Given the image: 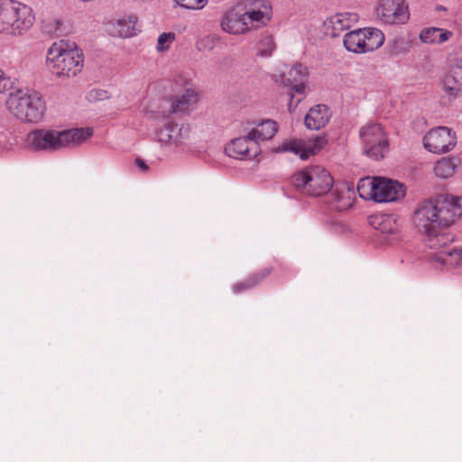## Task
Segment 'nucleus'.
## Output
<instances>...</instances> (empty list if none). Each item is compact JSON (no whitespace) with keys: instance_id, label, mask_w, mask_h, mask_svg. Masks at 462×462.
Wrapping results in <instances>:
<instances>
[{"instance_id":"obj_29","label":"nucleus","mask_w":462,"mask_h":462,"mask_svg":"<svg viewBox=\"0 0 462 462\" xmlns=\"http://www.w3.org/2000/svg\"><path fill=\"white\" fill-rule=\"evenodd\" d=\"M257 55L261 57H269L275 49L274 39L270 34H262L257 42Z\"/></svg>"},{"instance_id":"obj_13","label":"nucleus","mask_w":462,"mask_h":462,"mask_svg":"<svg viewBox=\"0 0 462 462\" xmlns=\"http://www.w3.org/2000/svg\"><path fill=\"white\" fill-rule=\"evenodd\" d=\"M225 151L229 157L235 159H253L261 152L259 144L249 133L245 136L232 140Z\"/></svg>"},{"instance_id":"obj_2","label":"nucleus","mask_w":462,"mask_h":462,"mask_svg":"<svg viewBox=\"0 0 462 462\" xmlns=\"http://www.w3.org/2000/svg\"><path fill=\"white\" fill-rule=\"evenodd\" d=\"M84 61L83 51L75 42L60 40L48 48L45 66L52 77L67 81L81 73Z\"/></svg>"},{"instance_id":"obj_8","label":"nucleus","mask_w":462,"mask_h":462,"mask_svg":"<svg viewBox=\"0 0 462 462\" xmlns=\"http://www.w3.org/2000/svg\"><path fill=\"white\" fill-rule=\"evenodd\" d=\"M359 137L365 154L374 160L384 157L389 143L380 124L370 122L363 125L359 130Z\"/></svg>"},{"instance_id":"obj_11","label":"nucleus","mask_w":462,"mask_h":462,"mask_svg":"<svg viewBox=\"0 0 462 462\" xmlns=\"http://www.w3.org/2000/svg\"><path fill=\"white\" fill-rule=\"evenodd\" d=\"M456 143V134L446 126L430 130L423 138L425 149L433 153L447 152L452 150Z\"/></svg>"},{"instance_id":"obj_18","label":"nucleus","mask_w":462,"mask_h":462,"mask_svg":"<svg viewBox=\"0 0 462 462\" xmlns=\"http://www.w3.org/2000/svg\"><path fill=\"white\" fill-rule=\"evenodd\" d=\"M199 101V92L192 88L185 87L180 96L171 97V112L173 114L186 113L192 109Z\"/></svg>"},{"instance_id":"obj_26","label":"nucleus","mask_w":462,"mask_h":462,"mask_svg":"<svg viewBox=\"0 0 462 462\" xmlns=\"http://www.w3.org/2000/svg\"><path fill=\"white\" fill-rule=\"evenodd\" d=\"M343 43L345 48L351 52L362 54L364 52L363 41L361 39L360 29L353 30L345 34Z\"/></svg>"},{"instance_id":"obj_24","label":"nucleus","mask_w":462,"mask_h":462,"mask_svg":"<svg viewBox=\"0 0 462 462\" xmlns=\"http://www.w3.org/2000/svg\"><path fill=\"white\" fill-rule=\"evenodd\" d=\"M452 36V32L438 27L423 29L420 33V39L427 44H441Z\"/></svg>"},{"instance_id":"obj_12","label":"nucleus","mask_w":462,"mask_h":462,"mask_svg":"<svg viewBox=\"0 0 462 462\" xmlns=\"http://www.w3.org/2000/svg\"><path fill=\"white\" fill-rule=\"evenodd\" d=\"M245 14L250 30L267 26L272 21L273 11L269 0H248Z\"/></svg>"},{"instance_id":"obj_38","label":"nucleus","mask_w":462,"mask_h":462,"mask_svg":"<svg viewBox=\"0 0 462 462\" xmlns=\"http://www.w3.org/2000/svg\"><path fill=\"white\" fill-rule=\"evenodd\" d=\"M136 164L143 171H145L148 169L146 163L141 159L136 160Z\"/></svg>"},{"instance_id":"obj_5","label":"nucleus","mask_w":462,"mask_h":462,"mask_svg":"<svg viewBox=\"0 0 462 462\" xmlns=\"http://www.w3.org/2000/svg\"><path fill=\"white\" fill-rule=\"evenodd\" d=\"M35 22L33 9L18 0H2L0 5V34L20 37L27 33Z\"/></svg>"},{"instance_id":"obj_6","label":"nucleus","mask_w":462,"mask_h":462,"mask_svg":"<svg viewBox=\"0 0 462 462\" xmlns=\"http://www.w3.org/2000/svg\"><path fill=\"white\" fill-rule=\"evenodd\" d=\"M294 187L301 192L313 197L327 194L333 186V178L321 166H310L295 173L292 177Z\"/></svg>"},{"instance_id":"obj_36","label":"nucleus","mask_w":462,"mask_h":462,"mask_svg":"<svg viewBox=\"0 0 462 462\" xmlns=\"http://www.w3.org/2000/svg\"><path fill=\"white\" fill-rule=\"evenodd\" d=\"M448 69H455L459 67L462 69V48L450 54L448 56Z\"/></svg>"},{"instance_id":"obj_33","label":"nucleus","mask_w":462,"mask_h":462,"mask_svg":"<svg viewBox=\"0 0 462 462\" xmlns=\"http://www.w3.org/2000/svg\"><path fill=\"white\" fill-rule=\"evenodd\" d=\"M263 277H264V275L261 276L260 278L258 277V275H255V276L249 278L245 282H239L233 287V291L235 293H238L244 290L250 289V288L254 287V285H256Z\"/></svg>"},{"instance_id":"obj_32","label":"nucleus","mask_w":462,"mask_h":462,"mask_svg":"<svg viewBox=\"0 0 462 462\" xmlns=\"http://www.w3.org/2000/svg\"><path fill=\"white\" fill-rule=\"evenodd\" d=\"M176 6L186 10H201L208 0H172Z\"/></svg>"},{"instance_id":"obj_25","label":"nucleus","mask_w":462,"mask_h":462,"mask_svg":"<svg viewBox=\"0 0 462 462\" xmlns=\"http://www.w3.org/2000/svg\"><path fill=\"white\" fill-rule=\"evenodd\" d=\"M276 132V123L272 120H266L258 124L256 127L249 132V134L253 139H255L256 143L259 144L262 141L273 138Z\"/></svg>"},{"instance_id":"obj_20","label":"nucleus","mask_w":462,"mask_h":462,"mask_svg":"<svg viewBox=\"0 0 462 462\" xmlns=\"http://www.w3.org/2000/svg\"><path fill=\"white\" fill-rule=\"evenodd\" d=\"M137 22L138 19L134 14L119 18L110 23V32L115 36L122 38L133 37L139 32Z\"/></svg>"},{"instance_id":"obj_9","label":"nucleus","mask_w":462,"mask_h":462,"mask_svg":"<svg viewBox=\"0 0 462 462\" xmlns=\"http://www.w3.org/2000/svg\"><path fill=\"white\" fill-rule=\"evenodd\" d=\"M375 13L387 24H402L410 17L405 0H378Z\"/></svg>"},{"instance_id":"obj_19","label":"nucleus","mask_w":462,"mask_h":462,"mask_svg":"<svg viewBox=\"0 0 462 462\" xmlns=\"http://www.w3.org/2000/svg\"><path fill=\"white\" fill-rule=\"evenodd\" d=\"M442 91L452 97L462 93V69L457 68L455 69H448L441 77L439 81Z\"/></svg>"},{"instance_id":"obj_16","label":"nucleus","mask_w":462,"mask_h":462,"mask_svg":"<svg viewBox=\"0 0 462 462\" xmlns=\"http://www.w3.org/2000/svg\"><path fill=\"white\" fill-rule=\"evenodd\" d=\"M405 195V189L398 181L377 177L374 201L385 203L398 200Z\"/></svg>"},{"instance_id":"obj_4","label":"nucleus","mask_w":462,"mask_h":462,"mask_svg":"<svg viewBox=\"0 0 462 462\" xmlns=\"http://www.w3.org/2000/svg\"><path fill=\"white\" fill-rule=\"evenodd\" d=\"M5 106L13 117L24 124L42 122L47 111L43 95L32 89L10 92Z\"/></svg>"},{"instance_id":"obj_30","label":"nucleus","mask_w":462,"mask_h":462,"mask_svg":"<svg viewBox=\"0 0 462 462\" xmlns=\"http://www.w3.org/2000/svg\"><path fill=\"white\" fill-rule=\"evenodd\" d=\"M393 219L389 216H377L373 217L371 223L376 229L383 233H393L396 229L395 225H392Z\"/></svg>"},{"instance_id":"obj_35","label":"nucleus","mask_w":462,"mask_h":462,"mask_svg":"<svg viewBox=\"0 0 462 462\" xmlns=\"http://www.w3.org/2000/svg\"><path fill=\"white\" fill-rule=\"evenodd\" d=\"M109 98V95L106 90L104 89H92L87 94V99L89 102L103 101Z\"/></svg>"},{"instance_id":"obj_10","label":"nucleus","mask_w":462,"mask_h":462,"mask_svg":"<svg viewBox=\"0 0 462 462\" xmlns=\"http://www.w3.org/2000/svg\"><path fill=\"white\" fill-rule=\"evenodd\" d=\"M328 143L325 135H318L309 139H292L283 143L279 152H290L298 155L301 160H307L319 152Z\"/></svg>"},{"instance_id":"obj_21","label":"nucleus","mask_w":462,"mask_h":462,"mask_svg":"<svg viewBox=\"0 0 462 462\" xmlns=\"http://www.w3.org/2000/svg\"><path fill=\"white\" fill-rule=\"evenodd\" d=\"M330 112L326 105L311 107L304 118L305 125L310 130H319L329 121Z\"/></svg>"},{"instance_id":"obj_22","label":"nucleus","mask_w":462,"mask_h":462,"mask_svg":"<svg viewBox=\"0 0 462 462\" xmlns=\"http://www.w3.org/2000/svg\"><path fill=\"white\" fill-rule=\"evenodd\" d=\"M360 32L363 45L365 44V47L364 46L365 53L374 51L383 44L384 34L381 30L368 27L360 29Z\"/></svg>"},{"instance_id":"obj_39","label":"nucleus","mask_w":462,"mask_h":462,"mask_svg":"<svg viewBox=\"0 0 462 462\" xmlns=\"http://www.w3.org/2000/svg\"><path fill=\"white\" fill-rule=\"evenodd\" d=\"M9 150H10V147H8L6 145H2L0 143V154L7 152Z\"/></svg>"},{"instance_id":"obj_28","label":"nucleus","mask_w":462,"mask_h":462,"mask_svg":"<svg viewBox=\"0 0 462 462\" xmlns=\"http://www.w3.org/2000/svg\"><path fill=\"white\" fill-rule=\"evenodd\" d=\"M457 165L454 159H442L438 161L433 168L434 173L437 177L448 179L455 173Z\"/></svg>"},{"instance_id":"obj_31","label":"nucleus","mask_w":462,"mask_h":462,"mask_svg":"<svg viewBox=\"0 0 462 462\" xmlns=\"http://www.w3.org/2000/svg\"><path fill=\"white\" fill-rule=\"evenodd\" d=\"M176 34L174 32H162L159 35L156 51L158 52H165L169 51L171 44L175 41Z\"/></svg>"},{"instance_id":"obj_3","label":"nucleus","mask_w":462,"mask_h":462,"mask_svg":"<svg viewBox=\"0 0 462 462\" xmlns=\"http://www.w3.org/2000/svg\"><path fill=\"white\" fill-rule=\"evenodd\" d=\"M93 134L91 128H74L59 131L41 128L26 136L28 147L33 151L56 152L86 142Z\"/></svg>"},{"instance_id":"obj_1","label":"nucleus","mask_w":462,"mask_h":462,"mask_svg":"<svg viewBox=\"0 0 462 462\" xmlns=\"http://www.w3.org/2000/svg\"><path fill=\"white\" fill-rule=\"evenodd\" d=\"M462 216V198L442 194L423 201L414 213V222L420 232L426 235V244L437 250L434 258L446 265L462 263V248H446L453 238L440 230L454 225Z\"/></svg>"},{"instance_id":"obj_17","label":"nucleus","mask_w":462,"mask_h":462,"mask_svg":"<svg viewBox=\"0 0 462 462\" xmlns=\"http://www.w3.org/2000/svg\"><path fill=\"white\" fill-rule=\"evenodd\" d=\"M308 69L301 64H294L290 69L283 73L282 82L291 88L292 91L303 94L308 80Z\"/></svg>"},{"instance_id":"obj_7","label":"nucleus","mask_w":462,"mask_h":462,"mask_svg":"<svg viewBox=\"0 0 462 462\" xmlns=\"http://www.w3.org/2000/svg\"><path fill=\"white\" fill-rule=\"evenodd\" d=\"M191 127L188 124H179L166 119L154 130V140L162 146L184 151L189 144Z\"/></svg>"},{"instance_id":"obj_27","label":"nucleus","mask_w":462,"mask_h":462,"mask_svg":"<svg viewBox=\"0 0 462 462\" xmlns=\"http://www.w3.org/2000/svg\"><path fill=\"white\" fill-rule=\"evenodd\" d=\"M377 177H365L361 179L357 184L359 196L366 200H374L376 191Z\"/></svg>"},{"instance_id":"obj_14","label":"nucleus","mask_w":462,"mask_h":462,"mask_svg":"<svg viewBox=\"0 0 462 462\" xmlns=\"http://www.w3.org/2000/svg\"><path fill=\"white\" fill-rule=\"evenodd\" d=\"M249 26L245 11L240 12L236 8L226 11L220 19L221 30L230 35L246 34L251 31Z\"/></svg>"},{"instance_id":"obj_23","label":"nucleus","mask_w":462,"mask_h":462,"mask_svg":"<svg viewBox=\"0 0 462 462\" xmlns=\"http://www.w3.org/2000/svg\"><path fill=\"white\" fill-rule=\"evenodd\" d=\"M335 208L339 211L350 208L355 201V190L347 185L337 187L333 193Z\"/></svg>"},{"instance_id":"obj_34","label":"nucleus","mask_w":462,"mask_h":462,"mask_svg":"<svg viewBox=\"0 0 462 462\" xmlns=\"http://www.w3.org/2000/svg\"><path fill=\"white\" fill-rule=\"evenodd\" d=\"M14 79L11 77L7 76L1 69H0V94H4L7 91H10L14 88Z\"/></svg>"},{"instance_id":"obj_15","label":"nucleus","mask_w":462,"mask_h":462,"mask_svg":"<svg viewBox=\"0 0 462 462\" xmlns=\"http://www.w3.org/2000/svg\"><path fill=\"white\" fill-rule=\"evenodd\" d=\"M358 14L353 12L338 13L328 17L323 23L326 35L337 37L358 22Z\"/></svg>"},{"instance_id":"obj_37","label":"nucleus","mask_w":462,"mask_h":462,"mask_svg":"<svg viewBox=\"0 0 462 462\" xmlns=\"http://www.w3.org/2000/svg\"><path fill=\"white\" fill-rule=\"evenodd\" d=\"M214 38L208 36L197 43V48L199 51L211 50L214 47Z\"/></svg>"}]
</instances>
